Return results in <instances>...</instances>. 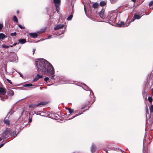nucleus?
I'll return each mask as SVG.
<instances>
[{
  "instance_id": "10",
  "label": "nucleus",
  "mask_w": 153,
  "mask_h": 153,
  "mask_svg": "<svg viewBox=\"0 0 153 153\" xmlns=\"http://www.w3.org/2000/svg\"><path fill=\"white\" fill-rule=\"evenodd\" d=\"M30 36L32 38H35L38 36V34L36 33H29Z\"/></svg>"
},
{
  "instance_id": "3",
  "label": "nucleus",
  "mask_w": 153,
  "mask_h": 153,
  "mask_svg": "<svg viewBox=\"0 0 153 153\" xmlns=\"http://www.w3.org/2000/svg\"><path fill=\"white\" fill-rule=\"evenodd\" d=\"M6 92V91L5 88H4L1 87H0V100L2 101H5L6 99L8 98V96L5 94Z\"/></svg>"
},
{
  "instance_id": "25",
  "label": "nucleus",
  "mask_w": 153,
  "mask_h": 153,
  "mask_svg": "<svg viewBox=\"0 0 153 153\" xmlns=\"http://www.w3.org/2000/svg\"><path fill=\"white\" fill-rule=\"evenodd\" d=\"M33 86V85L31 84H25L23 85L24 87H30Z\"/></svg>"
},
{
  "instance_id": "6",
  "label": "nucleus",
  "mask_w": 153,
  "mask_h": 153,
  "mask_svg": "<svg viewBox=\"0 0 153 153\" xmlns=\"http://www.w3.org/2000/svg\"><path fill=\"white\" fill-rule=\"evenodd\" d=\"M130 24V23H128L127 24H124L123 22H121L120 23L117 24V26L119 27H127Z\"/></svg>"
},
{
  "instance_id": "60",
  "label": "nucleus",
  "mask_w": 153,
  "mask_h": 153,
  "mask_svg": "<svg viewBox=\"0 0 153 153\" xmlns=\"http://www.w3.org/2000/svg\"><path fill=\"white\" fill-rule=\"evenodd\" d=\"M72 13H73V11H72Z\"/></svg>"
},
{
  "instance_id": "59",
  "label": "nucleus",
  "mask_w": 153,
  "mask_h": 153,
  "mask_svg": "<svg viewBox=\"0 0 153 153\" xmlns=\"http://www.w3.org/2000/svg\"><path fill=\"white\" fill-rule=\"evenodd\" d=\"M63 33L62 32V33H61V34H62Z\"/></svg>"
},
{
  "instance_id": "22",
  "label": "nucleus",
  "mask_w": 153,
  "mask_h": 153,
  "mask_svg": "<svg viewBox=\"0 0 153 153\" xmlns=\"http://www.w3.org/2000/svg\"><path fill=\"white\" fill-rule=\"evenodd\" d=\"M13 19L14 22H18L17 18L16 16H13Z\"/></svg>"
},
{
  "instance_id": "20",
  "label": "nucleus",
  "mask_w": 153,
  "mask_h": 153,
  "mask_svg": "<svg viewBox=\"0 0 153 153\" xmlns=\"http://www.w3.org/2000/svg\"><path fill=\"white\" fill-rule=\"evenodd\" d=\"M4 123L6 125L8 126L10 124L9 121L8 120H4Z\"/></svg>"
},
{
  "instance_id": "42",
  "label": "nucleus",
  "mask_w": 153,
  "mask_h": 153,
  "mask_svg": "<svg viewBox=\"0 0 153 153\" xmlns=\"http://www.w3.org/2000/svg\"><path fill=\"white\" fill-rule=\"evenodd\" d=\"M117 0H111V1L112 3H114Z\"/></svg>"
},
{
  "instance_id": "13",
  "label": "nucleus",
  "mask_w": 153,
  "mask_h": 153,
  "mask_svg": "<svg viewBox=\"0 0 153 153\" xmlns=\"http://www.w3.org/2000/svg\"><path fill=\"white\" fill-rule=\"evenodd\" d=\"M7 94L10 96H12L14 94V92L12 90H10L8 91Z\"/></svg>"
},
{
  "instance_id": "33",
  "label": "nucleus",
  "mask_w": 153,
  "mask_h": 153,
  "mask_svg": "<svg viewBox=\"0 0 153 153\" xmlns=\"http://www.w3.org/2000/svg\"><path fill=\"white\" fill-rule=\"evenodd\" d=\"M45 30V29L41 30L38 31L37 33H43V32H44Z\"/></svg>"
},
{
  "instance_id": "56",
  "label": "nucleus",
  "mask_w": 153,
  "mask_h": 153,
  "mask_svg": "<svg viewBox=\"0 0 153 153\" xmlns=\"http://www.w3.org/2000/svg\"><path fill=\"white\" fill-rule=\"evenodd\" d=\"M17 14H18V13H19V11H18H18H17Z\"/></svg>"
},
{
  "instance_id": "32",
  "label": "nucleus",
  "mask_w": 153,
  "mask_h": 153,
  "mask_svg": "<svg viewBox=\"0 0 153 153\" xmlns=\"http://www.w3.org/2000/svg\"><path fill=\"white\" fill-rule=\"evenodd\" d=\"M2 142H4V143H1V144L0 145V148L2 147L3 146V145L4 144L6 143V142L4 140H3Z\"/></svg>"
},
{
  "instance_id": "41",
  "label": "nucleus",
  "mask_w": 153,
  "mask_h": 153,
  "mask_svg": "<svg viewBox=\"0 0 153 153\" xmlns=\"http://www.w3.org/2000/svg\"><path fill=\"white\" fill-rule=\"evenodd\" d=\"M18 26L19 27L22 29H24V28L21 25L19 24L18 25Z\"/></svg>"
},
{
  "instance_id": "21",
  "label": "nucleus",
  "mask_w": 153,
  "mask_h": 153,
  "mask_svg": "<svg viewBox=\"0 0 153 153\" xmlns=\"http://www.w3.org/2000/svg\"><path fill=\"white\" fill-rule=\"evenodd\" d=\"M98 5H99L97 3H95L93 4L92 7L94 8H96L97 7Z\"/></svg>"
},
{
  "instance_id": "8",
  "label": "nucleus",
  "mask_w": 153,
  "mask_h": 153,
  "mask_svg": "<svg viewBox=\"0 0 153 153\" xmlns=\"http://www.w3.org/2000/svg\"><path fill=\"white\" fill-rule=\"evenodd\" d=\"M64 26V25H63L59 24L57 25L56 27H54V29L55 30H58L59 29H61Z\"/></svg>"
},
{
  "instance_id": "46",
  "label": "nucleus",
  "mask_w": 153,
  "mask_h": 153,
  "mask_svg": "<svg viewBox=\"0 0 153 153\" xmlns=\"http://www.w3.org/2000/svg\"><path fill=\"white\" fill-rule=\"evenodd\" d=\"M86 105H85L83 106L81 108V109H84V108H85V107H86Z\"/></svg>"
},
{
  "instance_id": "49",
  "label": "nucleus",
  "mask_w": 153,
  "mask_h": 153,
  "mask_svg": "<svg viewBox=\"0 0 153 153\" xmlns=\"http://www.w3.org/2000/svg\"><path fill=\"white\" fill-rule=\"evenodd\" d=\"M31 121H32V120H31V119H30L29 120V123H31Z\"/></svg>"
},
{
  "instance_id": "39",
  "label": "nucleus",
  "mask_w": 153,
  "mask_h": 153,
  "mask_svg": "<svg viewBox=\"0 0 153 153\" xmlns=\"http://www.w3.org/2000/svg\"><path fill=\"white\" fill-rule=\"evenodd\" d=\"M86 6L85 4H84V9L85 12V13L86 14L87 11H86Z\"/></svg>"
},
{
  "instance_id": "24",
  "label": "nucleus",
  "mask_w": 153,
  "mask_h": 153,
  "mask_svg": "<svg viewBox=\"0 0 153 153\" xmlns=\"http://www.w3.org/2000/svg\"><path fill=\"white\" fill-rule=\"evenodd\" d=\"M46 75H52L51 77V79H55V78H54V76H55V75H54V73L53 74H46Z\"/></svg>"
},
{
  "instance_id": "54",
  "label": "nucleus",
  "mask_w": 153,
  "mask_h": 153,
  "mask_svg": "<svg viewBox=\"0 0 153 153\" xmlns=\"http://www.w3.org/2000/svg\"><path fill=\"white\" fill-rule=\"evenodd\" d=\"M146 112L147 113H148V109H147V110H146Z\"/></svg>"
},
{
  "instance_id": "11",
  "label": "nucleus",
  "mask_w": 153,
  "mask_h": 153,
  "mask_svg": "<svg viewBox=\"0 0 153 153\" xmlns=\"http://www.w3.org/2000/svg\"><path fill=\"white\" fill-rule=\"evenodd\" d=\"M47 104V103L46 102H41L35 105V106L37 107L38 106H41L42 105H45Z\"/></svg>"
},
{
  "instance_id": "50",
  "label": "nucleus",
  "mask_w": 153,
  "mask_h": 153,
  "mask_svg": "<svg viewBox=\"0 0 153 153\" xmlns=\"http://www.w3.org/2000/svg\"><path fill=\"white\" fill-rule=\"evenodd\" d=\"M36 50L35 49H33V54H34V53L35 51Z\"/></svg>"
},
{
  "instance_id": "2",
  "label": "nucleus",
  "mask_w": 153,
  "mask_h": 153,
  "mask_svg": "<svg viewBox=\"0 0 153 153\" xmlns=\"http://www.w3.org/2000/svg\"><path fill=\"white\" fill-rule=\"evenodd\" d=\"M116 14L112 12L109 13L106 19L108 20V23L111 25H113L115 23Z\"/></svg>"
},
{
  "instance_id": "52",
  "label": "nucleus",
  "mask_w": 153,
  "mask_h": 153,
  "mask_svg": "<svg viewBox=\"0 0 153 153\" xmlns=\"http://www.w3.org/2000/svg\"><path fill=\"white\" fill-rule=\"evenodd\" d=\"M131 1L135 3L136 1V0H131Z\"/></svg>"
},
{
  "instance_id": "19",
  "label": "nucleus",
  "mask_w": 153,
  "mask_h": 153,
  "mask_svg": "<svg viewBox=\"0 0 153 153\" xmlns=\"http://www.w3.org/2000/svg\"><path fill=\"white\" fill-rule=\"evenodd\" d=\"M134 17L135 18V19H139L141 18V16L137 14H134Z\"/></svg>"
},
{
  "instance_id": "38",
  "label": "nucleus",
  "mask_w": 153,
  "mask_h": 153,
  "mask_svg": "<svg viewBox=\"0 0 153 153\" xmlns=\"http://www.w3.org/2000/svg\"><path fill=\"white\" fill-rule=\"evenodd\" d=\"M19 43H14L13 45H10V46L11 47H13V46H15L17 44H18Z\"/></svg>"
},
{
  "instance_id": "30",
  "label": "nucleus",
  "mask_w": 153,
  "mask_h": 153,
  "mask_svg": "<svg viewBox=\"0 0 153 153\" xmlns=\"http://www.w3.org/2000/svg\"><path fill=\"white\" fill-rule=\"evenodd\" d=\"M148 100H149V102H151V103L152 102V98L151 97H149L148 98Z\"/></svg>"
},
{
  "instance_id": "44",
  "label": "nucleus",
  "mask_w": 153,
  "mask_h": 153,
  "mask_svg": "<svg viewBox=\"0 0 153 153\" xmlns=\"http://www.w3.org/2000/svg\"><path fill=\"white\" fill-rule=\"evenodd\" d=\"M4 138V136L2 137V136L1 137H0V142Z\"/></svg>"
},
{
  "instance_id": "17",
  "label": "nucleus",
  "mask_w": 153,
  "mask_h": 153,
  "mask_svg": "<svg viewBox=\"0 0 153 153\" xmlns=\"http://www.w3.org/2000/svg\"><path fill=\"white\" fill-rule=\"evenodd\" d=\"M61 82L63 84H66L68 82V81L65 79H62L61 80Z\"/></svg>"
},
{
  "instance_id": "35",
  "label": "nucleus",
  "mask_w": 153,
  "mask_h": 153,
  "mask_svg": "<svg viewBox=\"0 0 153 153\" xmlns=\"http://www.w3.org/2000/svg\"><path fill=\"white\" fill-rule=\"evenodd\" d=\"M153 4V1H151L149 3V5L150 7Z\"/></svg>"
},
{
  "instance_id": "47",
  "label": "nucleus",
  "mask_w": 153,
  "mask_h": 153,
  "mask_svg": "<svg viewBox=\"0 0 153 153\" xmlns=\"http://www.w3.org/2000/svg\"><path fill=\"white\" fill-rule=\"evenodd\" d=\"M13 111H10V112L9 113V114L10 115H11L13 114Z\"/></svg>"
},
{
  "instance_id": "18",
  "label": "nucleus",
  "mask_w": 153,
  "mask_h": 153,
  "mask_svg": "<svg viewBox=\"0 0 153 153\" xmlns=\"http://www.w3.org/2000/svg\"><path fill=\"white\" fill-rule=\"evenodd\" d=\"M5 37V35L3 33H0V40L4 38Z\"/></svg>"
},
{
  "instance_id": "29",
  "label": "nucleus",
  "mask_w": 153,
  "mask_h": 153,
  "mask_svg": "<svg viewBox=\"0 0 153 153\" xmlns=\"http://www.w3.org/2000/svg\"><path fill=\"white\" fill-rule=\"evenodd\" d=\"M2 47L3 48H8L10 47V45L7 46V45H2Z\"/></svg>"
},
{
  "instance_id": "4",
  "label": "nucleus",
  "mask_w": 153,
  "mask_h": 153,
  "mask_svg": "<svg viewBox=\"0 0 153 153\" xmlns=\"http://www.w3.org/2000/svg\"><path fill=\"white\" fill-rule=\"evenodd\" d=\"M53 2L56 8V10L58 13L59 10V6L60 5V0H53Z\"/></svg>"
},
{
  "instance_id": "58",
  "label": "nucleus",
  "mask_w": 153,
  "mask_h": 153,
  "mask_svg": "<svg viewBox=\"0 0 153 153\" xmlns=\"http://www.w3.org/2000/svg\"><path fill=\"white\" fill-rule=\"evenodd\" d=\"M1 83L0 82V87H1Z\"/></svg>"
},
{
  "instance_id": "12",
  "label": "nucleus",
  "mask_w": 153,
  "mask_h": 153,
  "mask_svg": "<svg viewBox=\"0 0 153 153\" xmlns=\"http://www.w3.org/2000/svg\"><path fill=\"white\" fill-rule=\"evenodd\" d=\"M84 85L85 86V87H84V89L86 91H90V94L91 93V91H92V90L87 85H86L85 84H84Z\"/></svg>"
},
{
  "instance_id": "57",
  "label": "nucleus",
  "mask_w": 153,
  "mask_h": 153,
  "mask_svg": "<svg viewBox=\"0 0 153 153\" xmlns=\"http://www.w3.org/2000/svg\"><path fill=\"white\" fill-rule=\"evenodd\" d=\"M88 7H90V4H88Z\"/></svg>"
},
{
  "instance_id": "5",
  "label": "nucleus",
  "mask_w": 153,
  "mask_h": 153,
  "mask_svg": "<svg viewBox=\"0 0 153 153\" xmlns=\"http://www.w3.org/2000/svg\"><path fill=\"white\" fill-rule=\"evenodd\" d=\"M105 11V9L103 8L101 9V11L99 13V15L100 17L103 19L105 18V15L104 14Z\"/></svg>"
},
{
  "instance_id": "53",
  "label": "nucleus",
  "mask_w": 153,
  "mask_h": 153,
  "mask_svg": "<svg viewBox=\"0 0 153 153\" xmlns=\"http://www.w3.org/2000/svg\"><path fill=\"white\" fill-rule=\"evenodd\" d=\"M14 56H15V57H16V58H17V59H18V57L17 56V55H15Z\"/></svg>"
},
{
  "instance_id": "37",
  "label": "nucleus",
  "mask_w": 153,
  "mask_h": 153,
  "mask_svg": "<svg viewBox=\"0 0 153 153\" xmlns=\"http://www.w3.org/2000/svg\"><path fill=\"white\" fill-rule=\"evenodd\" d=\"M7 82H9L11 84H12V83L11 82V80L8 79H7Z\"/></svg>"
},
{
  "instance_id": "40",
  "label": "nucleus",
  "mask_w": 153,
  "mask_h": 153,
  "mask_svg": "<svg viewBox=\"0 0 153 153\" xmlns=\"http://www.w3.org/2000/svg\"><path fill=\"white\" fill-rule=\"evenodd\" d=\"M49 80V78L48 77H45L44 79V80L47 82V81Z\"/></svg>"
},
{
  "instance_id": "31",
  "label": "nucleus",
  "mask_w": 153,
  "mask_h": 153,
  "mask_svg": "<svg viewBox=\"0 0 153 153\" xmlns=\"http://www.w3.org/2000/svg\"><path fill=\"white\" fill-rule=\"evenodd\" d=\"M16 32L12 33L10 34V36H16Z\"/></svg>"
},
{
  "instance_id": "55",
  "label": "nucleus",
  "mask_w": 153,
  "mask_h": 153,
  "mask_svg": "<svg viewBox=\"0 0 153 153\" xmlns=\"http://www.w3.org/2000/svg\"><path fill=\"white\" fill-rule=\"evenodd\" d=\"M71 6H72V7L73 8L74 6V4H71Z\"/></svg>"
},
{
  "instance_id": "36",
  "label": "nucleus",
  "mask_w": 153,
  "mask_h": 153,
  "mask_svg": "<svg viewBox=\"0 0 153 153\" xmlns=\"http://www.w3.org/2000/svg\"><path fill=\"white\" fill-rule=\"evenodd\" d=\"M55 117L56 118H58V119H59V117H60V116H59V115L57 114H55Z\"/></svg>"
},
{
  "instance_id": "7",
  "label": "nucleus",
  "mask_w": 153,
  "mask_h": 153,
  "mask_svg": "<svg viewBox=\"0 0 153 153\" xmlns=\"http://www.w3.org/2000/svg\"><path fill=\"white\" fill-rule=\"evenodd\" d=\"M10 131L9 129H7L2 134V136L3 137L4 136V135L5 136V137L7 138V135L10 132Z\"/></svg>"
},
{
  "instance_id": "16",
  "label": "nucleus",
  "mask_w": 153,
  "mask_h": 153,
  "mask_svg": "<svg viewBox=\"0 0 153 153\" xmlns=\"http://www.w3.org/2000/svg\"><path fill=\"white\" fill-rule=\"evenodd\" d=\"M95 146L94 144H93L92 145L91 148V152L93 153H94L95 152Z\"/></svg>"
},
{
  "instance_id": "61",
  "label": "nucleus",
  "mask_w": 153,
  "mask_h": 153,
  "mask_svg": "<svg viewBox=\"0 0 153 153\" xmlns=\"http://www.w3.org/2000/svg\"><path fill=\"white\" fill-rule=\"evenodd\" d=\"M72 13H73V11H72Z\"/></svg>"
},
{
  "instance_id": "14",
  "label": "nucleus",
  "mask_w": 153,
  "mask_h": 153,
  "mask_svg": "<svg viewBox=\"0 0 153 153\" xmlns=\"http://www.w3.org/2000/svg\"><path fill=\"white\" fill-rule=\"evenodd\" d=\"M19 42L20 43L23 44L26 43V41L25 39H21L19 40Z\"/></svg>"
},
{
  "instance_id": "45",
  "label": "nucleus",
  "mask_w": 153,
  "mask_h": 153,
  "mask_svg": "<svg viewBox=\"0 0 153 153\" xmlns=\"http://www.w3.org/2000/svg\"><path fill=\"white\" fill-rule=\"evenodd\" d=\"M52 36L51 35H49V36H48V38H47V39H51V38H52Z\"/></svg>"
},
{
  "instance_id": "27",
  "label": "nucleus",
  "mask_w": 153,
  "mask_h": 153,
  "mask_svg": "<svg viewBox=\"0 0 153 153\" xmlns=\"http://www.w3.org/2000/svg\"><path fill=\"white\" fill-rule=\"evenodd\" d=\"M150 111V112H153V105H152L149 108Z\"/></svg>"
},
{
  "instance_id": "26",
  "label": "nucleus",
  "mask_w": 153,
  "mask_h": 153,
  "mask_svg": "<svg viewBox=\"0 0 153 153\" xmlns=\"http://www.w3.org/2000/svg\"><path fill=\"white\" fill-rule=\"evenodd\" d=\"M72 17L73 15L72 14H71L70 15V16L67 18V19L68 20H71Z\"/></svg>"
},
{
  "instance_id": "9",
  "label": "nucleus",
  "mask_w": 153,
  "mask_h": 153,
  "mask_svg": "<svg viewBox=\"0 0 153 153\" xmlns=\"http://www.w3.org/2000/svg\"><path fill=\"white\" fill-rule=\"evenodd\" d=\"M43 75H40L37 74L35 78L33 79V81L36 82L39 79L42 78Z\"/></svg>"
},
{
  "instance_id": "48",
  "label": "nucleus",
  "mask_w": 153,
  "mask_h": 153,
  "mask_svg": "<svg viewBox=\"0 0 153 153\" xmlns=\"http://www.w3.org/2000/svg\"><path fill=\"white\" fill-rule=\"evenodd\" d=\"M135 18H134V16L133 18V19H132V20L131 21L133 22V21H134L135 20Z\"/></svg>"
},
{
  "instance_id": "1",
  "label": "nucleus",
  "mask_w": 153,
  "mask_h": 153,
  "mask_svg": "<svg viewBox=\"0 0 153 153\" xmlns=\"http://www.w3.org/2000/svg\"><path fill=\"white\" fill-rule=\"evenodd\" d=\"M37 71L39 73L42 74H53L54 73V69L51 64L44 59H39L36 61Z\"/></svg>"
},
{
  "instance_id": "43",
  "label": "nucleus",
  "mask_w": 153,
  "mask_h": 153,
  "mask_svg": "<svg viewBox=\"0 0 153 153\" xmlns=\"http://www.w3.org/2000/svg\"><path fill=\"white\" fill-rule=\"evenodd\" d=\"M3 25L0 23V30H1L3 27Z\"/></svg>"
},
{
  "instance_id": "51",
  "label": "nucleus",
  "mask_w": 153,
  "mask_h": 153,
  "mask_svg": "<svg viewBox=\"0 0 153 153\" xmlns=\"http://www.w3.org/2000/svg\"><path fill=\"white\" fill-rule=\"evenodd\" d=\"M19 74L20 75V76L21 77H22V75L20 73H19Z\"/></svg>"
},
{
  "instance_id": "15",
  "label": "nucleus",
  "mask_w": 153,
  "mask_h": 153,
  "mask_svg": "<svg viewBox=\"0 0 153 153\" xmlns=\"http://www.w3.org/2000/svg\"><path fill=\"white\" fill-rule=\"evenodd\" d=\"M17 134L18 133L16 134V132L15 131H14L10 133V135L11 137H15L17 135Z\"/></svg>"
},
{
  "instance_id": "23",
  "label": "nucleus",
  "mask_w": 153,
  "mask_h": 153,
  "mask_svg": "<svg viewBox=\"0 0 153 153\" xmlns=\"http://www.w3.org/2000/svg\"><path fill=\"white\" fill-rule=\"evenodd\" d=\"M106 4L105 2L104 1H101L100 4V5L101 6H103Z\"/></svg>"
},
{
  "instance_id": "34",
  "label": "nucleus",
  "mask_w": 153,
  "mask_h": 153,
  "mask_svg": "<svg viewBox=\"0 0 153 153\" xmlns=\"http://www.w3.org/2000/svg\"><path fill=\"white\" fill-rule=\"evenodd\" d=\"M82 114V113H79L78 114H76L74 116L72 117L71 118H70V119H72V118H74V117H75L78 116V115H80Z\"/></svg>"
},
{
  "instance_id": "28",
  "label": "nucleus",
  "mask_w": 153,
  "mask_h": 153,
  "mask_svg": "<svg viewBox=\"0 0 153 153\" xmlns=\"http://www.w3.org/2000/svg\"><path fill=\"white\" fill-rule=\"evenodd\" d=\"M67 109L68 110L69 113L70 114L72 113L74 111V110L70 108H68Z\"/></svg>"
}]
</instances>
